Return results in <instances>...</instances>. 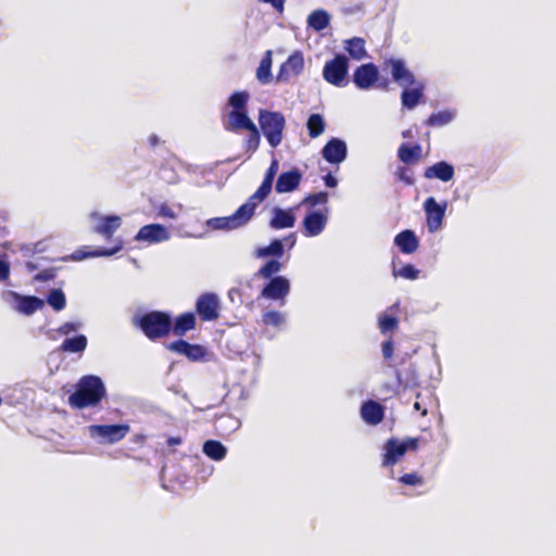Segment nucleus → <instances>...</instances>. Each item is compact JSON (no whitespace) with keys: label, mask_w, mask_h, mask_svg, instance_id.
<instances>
[{"label":"nucleus","mask_w":556,"mask_h":556,"mask_svg":"<svg viewBox=\"0 0 556 556\" xmlns=\"http://www.w3.org/2000/svg\"><path fill=\"white\" fill-rule=\"evenodd\" d=\"M130 431L127 424L91 425L89 432L92 438H99L103 444H114L122 441Z\"/></svg>","instance_id":"6e6552de"},{"label":"nucleus","mask_w":556,"mask_h":556,"mask_svg":"<svg viewBox=\"0 0 556 556\" xmlns=\"http://www.w3.org/2000/svg\"><path fill=\"white\" fill-rule=\"evenodd\" d=\"M454 115L448 111L432 113L425 122L429 127H442L452 122Z\"/></svg>","instance_id":"e433bc0d"},{"label":"nucleus","mask_w":556,"mask_h":556,"mask_svg":"<svg viewBox=\"0 0 556 556\" xmlns=\"http://www.w3.org/2000/svg\"><path fill=\"white\" fill-rule=\"evenodd\" d=\"M122 249H123V242L118 241L112 249L100 248V249L89 251V252H83L80 250H77L73 254V258L76 261H81L86 257L111 256V255L119 252Z\"/></svg>","instance_id":"c756f323"},{"label":"nucleus","mask_w":556,"mask_h":556,"mask_svg":"<svg viewBox=\"0 0 556 556\" xmlns=\"http://www.w3.org/2000/svg\"><path fill=\"white\" fill-rule=\"evenodd\" d=\"M399 481L410 486L422 485L425 482L424 478L417 472L405 473L399 478Z\"/></svg>","instance_id":"de8ad7c7"},{"label":"nucleus","mask_w":556,"mask_h":556,"mask_svg":"<svg viewBox=\"0 0 556 556\" xmlns=\"http://www.w3.org/2000/svg\"><path fill=\"white\" fill-rule=\"evenodd\" d=\"M381 351L384 361L391 362L394 354V342L392 338H389L388 340L383 341L381 344Z\"/></svg>","instance_id":"8fccbe9b"},{"label":"nucleus","mask_w":556,"mask_h":556,"mask_svg":"<svg viewBox=\"0 0 556 556\" xmlns=\"http://www.w3.org/2000/svg\"><path fill=\"white\" fill-rule=\"evenodd\" d=\"M248 131L250 132V135L245 140L247 151L254 152L260 146V132L256 125H254V129H248Z\"/></svg>","instance_id":"49530a36"},{"label":"nucleus","mask_w":556,"mask_h":556,"mask_svg":"<svg viewBox=\"0 0 556 556\" xmlns=\"http://www.w3.org/2000/svg\"><path fill=\"white\" fill-rule=\"evenodd\" d=\"M397 157L406 165L417 164L422 157V148L419 143H402L397 149Z\"/></svg>","instance_id":"393cba45"},{"label":"nucleus","mask_w":556,"mask_h":556,"mask_svg":"<svg viewBox=\"0 0 556 556\" xmlns=\"http://www.w3.org/2000/svg\"><path fill=\"white\" fill-rule=\"evenodd\" d=\"M307 129L311 138H317L325 131V121L318 113L311 114L307 119Z\"/></svg>","instance_id":"f704fd0d"},{"label":"nucleus","mask_w":556,"mask_h":556,"mask_svg":"<svg viewBox=\"0 0 556 556\" xmlns=\"http://www.w3.org/2000/svg\"><path fill=\"white\" fill-rule=\"evenodd\" d=\"M54 278H55V269L54 268L45 269L35 276V280L42 281V282L52 280Z\"/></svg>","instance_id":"3c124183"},{"label":"nucleus","mask_w":556,"mask_h":556,"mask_svg":"<svg viewBox=\"0 0 556 556\" xmlns=\"http://www.w3.org/2000/svg\"><path fill=\"white\" fill-rule=\"evenodd\" d=\"M262 321L265 326L280 327L285 323V316L277 311H268L262 315Z\"/></svg>","instance_id":"a19ab883"},{"label":"nucleus","mask_w":556,"mask_h":556,"mask_svg":"<svg viewBox=\"0 0 556 556\" xmlns=\"http://www.w3.org/2000/svg\"><path fill=\"white\" fill-rule=\"evenodd\" d=\"M344 48L352 59L362 60L367 55L365 40L361 37H353L346 40Z\"/></svg>","instance_id":"473e14b6"},{"label":"nucleus","mask_w":556,"mask_h":556,"mask_svg":"<svg viewBox=\"0 0 556 556\" xmlns=\"http://www.w3.org/2000/svg\"><path fill=\"white\" fill-rule=\"evenodd\" d=\"M10 277V264L0 258V281H5Z\"/></svg>","instance_id":"864d4df0"},{"label":"nucleus","mask_w":556,"mask_h":556,"mask_svg":"<svg viewBox=\"0 0 556 556\" xmlns=\"http://www.w3.org/2000/svg\"><path fill=\"white\" fill-rule=\"evenodd\" d=\"M258 124L271 148H277L282 141L286 118L280 112L261 110Z\"/></svg>","instance_id":"20e7f679"},{"label":"nucleus","mask_w":556,"mask_h":556,"mask_svg":"<svg viewBox=\"0 0 556 556\" xmlns=\"http://www.w3.org/2000/svg\"><path fill=\"white\" fill-rule=\"evenodd\" d=\"M147 437L142 433L135 434L131 438V441L138 445H143L146 443Z\"/></svg>","instance_id":"4d7b16f0"},{"label":"nucleus","mask_w":556,"mask_h":556,"mask_svg":"<svg viewBox=\"0 0 556 556\" xmlns=\"http://www.w3.org/2000/svg\"><path fill=\"white\" fill-rule=\"evenodd\" d=\"M253 203L247 201L237 211L225 217H213L207 220V226L214 230H232L244 226L255 213Z\"/></svg>","instance_id":"39448f33"},{"label":"nucleus","mask_w":556,"mask_h":556,"mask_svg":"<svg viewBox=\"0 0 556 556\" xmlns=\"http://www.w3.org/2000/svg\"><path fill=\"white\" fill-rule=\"evenodd\" d=\"M88 344L87 337L85 334H78L73 338L65 339L59 346L61 352L81 353L86 350Z\"/></svg>","instance_id":"c85d7f7f"},{"label":"nucleus","mask_w":556,"mask_h":556,"mask_svg":"<svg viewBox=\"0 0 556 556\" xmlns=\"http://www.w3.org/2000/svg\"><path fill=\"white\" fill-rule=\"evenodd\" d=\"M169 238L167 229L160 224H150L141 227L135 239L137 241H146L149 243H159Z\"/></svg>","instance_id":"a211bd4d"},{"label":"nucleus","mask_w":556,"mask_h":556,"mask_svg":"<svg viewBox=\"0 0 556 556\" xmlns=\"http://www.w3.org/2000/svg\"><path fill=\"white\" fill-rule=\"evenodd\" d=\"M194 307L202 321H216L220 316V301L214 292L202 293Z\"/></svg>","instance_id":"1a4fd4ad"},{"label":"nucleus","mask_w":556,"mask_h":556,"mask_svg":"<svg viewBox=\"0 0 556 556\" xmlns=\"http://www.w3.org/2000/svg\"><path fill=\"white\" fill-rule=\"evenodd\" d=\"M283 255V244L281 240L275 239L267 247L258 248L255 251L256 257L276 256L281 257Z\"/></svg>","instance_id":"72a5a7b5"},{"label":"nucleus","mask_w":556,"mask_h":556,"mask_svg":"<svg viewBox=\"0 0 556 556\" xmlns=\"http://www.w3.org/2000/svg\"><path fill=\"white\" fill-rule=\"evenodd\" d=\"M327 224V216L321 212H311L303 219V233L305 237H315L323 232Z\"/></svg>","instance_id":"aec40b11"},{"label":"nucleus","mask_w":556,"mask_h":556,"mask_svg":"<svg viewBox=\"0 0 556 556\" xmlns=\"http://www.w3.org/2000/svg\"><path fill=\"white\" fill-rule=\"evenodd\" d=\"M287 239H291V245H293L295 243L294 235H290Z\"/></svg>","instance_id":"0e129e2a"},{"label":"nucleus","mask_w":556,"mask_h":556,"mask_svg":"<svg viewBox=\"0 0 556 556\" xmlns=\"http://www.w3.org/2000/svg\"><path fill=\"white\" fill-rule=\"evenodd\" d=\"M328 202V193L325 191H320L317 193H312L305 197L302 201V204H308L311 206H316L317 204H326Z\"/></svg>","instance_id":"a18cd8bd"},{"label":"nucleus","mask_w":556,"mask_h":556,"mask_svg":"<svg viewBox=\"0 0 556 556\" xmlns=\"http://www.w3.org/2000/svg\"><path fill=\"white\" fill-rule=\"evenodd\" d=\"M454 167L445 161H440L425 169L424 176L427 179L437 178L441 181H450L454 177Z\"/></svg>","instance_id":"5701e85b"},{"label":"nucleus","mask_w":556,"mask_h":556,"mask_svg":"<svg viewBox=\"0 0 556 556\" xmlns=\"http://www.w3.org/2000/svg\"><path fill=\"white\" fill-rule=\"evenodd\" d=\"M330 23V16L325 10H315L307 17L308 27L316 31H321L328 27Z\"/></svg>","instance_id":"2f4dec72"},{"label":"nucleus","mask_w":556,"mask_h":556,"mask_svg":"<svg viewBox=\"0 0 556 556\" xmlns=\"http://www.w3.org/2000/svg\"><path fill=\"white\" fill-rule=\"evenodd\" d=\"M8 295L14 301L15 309L24 315H31L45 305L43 300L35 295H22L15 291H9Z\"/></svg>","instance_id":"2eb2a0df"},{"label":"nucleus","mask_w":556,"mask_h":556,"mask_svg":"<svg viewBox=\"0 0 556 556\" xmlns=\"http://www.w3.org/2000/svg\"><path fill=\"white\" fill-rule=\"evenodd\" d=\"M379 79L378 67L374 63L362 64L354 71L353 83L358 89H370Z\"/></svg>","instance_id":"ddd939ff"},{"label":"nucleus","mask_w":556,"mask_h":556,"mask_svg":"<svg viewBox=\"0 0 556 556\" xmlns=\"http://www.w3.org/2000/svg\"><path fill=\"white\" fill-rule=\"evenodd\" d=\"M290 293V282L283 276H276L265 285L260 296L268 300L279 301L285 304L287 295Z\"/></svg>","instance_id":"9d476101"},{"label":"nucleus","mask_w":556,"mask_h":556,"mask_svg":"<svg viewBox=\"0 0 556 556\" xmlns=\"http://www.w3.org/2000/svg\"><path fill=\"white\" fill-rule=\"evenodd\" d=\"M271 63V51L268 50L265 52L256 70V78L263 85L269 84L273 80Z\"/></svg>","instance_id":"cd10ccee"},{"label":"nucleus","mask_w":556,"mask_h":556,"mask_svg":"<svg viewBox=\"0 0 556 556\" xmlns=\"http://www.w3.org/2000/svg\"><path fill=\"white\" fill-rule=\"evenodd\" d=\"M302 174L298 168L281 173L276 181L277 193L292 192L300 186Z\"/></svg>","instance_id":"6ab92c4d"},{"label":"nucleus","mask_w":556,"mask_h":556,"mask_svg":"<svg viewBox=\"0 0 556 556\" xmlns=\"http://www.w3.org/2000/svg\"><path fill=\"white\" fill-rule=\"evenodd\" d=\"M223 123L225 130L230 132L254 129L255 125L249 117L248 111H230Z\"/></svg>","instance_id":"dca6fc26"},{"label":"nucleus","mask_w":556,"mask_h":556,"mask_svg":"<svg viewBox=\"0 0 556 556\" xmlns=\"http://www.w3.org/2000/svg\"><path fill=\"white\" fill-rule=\"evenodd\" d=\"M185 356L191 362L203 361L206 356V349L203 345L190 343Z\"/></svg>","instance_id":"79ce46f5"},{"label":"nucleus","mask_w":556,"mask_h":556,"mask_svg":"<svg viewBox=\"0 0 556 556\" xmlns=\"http://www.w3.org/2000/svg\"><path fill=\"white\" fill-rule=\"evenodd\" d=\"M279 163L276 159H274L269 165V167L266 169L264 179L258 187V189L248 199L249 202L253 203L256 207L260 203H262L270 193L273 189V182L275 179V176L278 172Z\"/></svg>","instance_id":"f8f14e48"},{"label":"nucleus","mask_w":556,"mask_h":556,"mask_svg":"<svg viewBox=\"0 0 556 556\" xmlns=\"http://www.w3.org/2000/svg\"><path fill=\"white\" fill-rule=\"evenodd\" d=\"M27 268L33 270V269L36 268V266L34 264H31V263H27Z\"/></svg>","instance_id":"69168bd1"},{"label":"nucleus","mask_w":556,"mask_h":556,"mask_svg":"<svg viewBox=\"0 0 556 556\" xmlns=\"http://www.w3.org/2000/svg\"><path fill=\"white\" fill-rule=\"evenodd\" d=\"M382 68L390 70L392 79L404 88L401 93L402 105L409 110L416 108L424 97L425 86L421 81L416 80L405 62L401 59H386Z\"/></svg>","instance_id":"f257e3e1"},{"label":"nucleus","mask_w":556,"mask_h":556,"mask_svg":"<svg viewBox=\"0 0 556 556\" xmlns=\"http://www.w3.org/2000/svg\"><path fill=\"white\" fill-rule=\"evenodd\" d=\"M295 224V217L290 211L282 208H274V216L269 222V226L273 229H285L291 228Z\"/></svg>","instance_id":"bb28decb"},{"label":"nucleus","mask_w":556,"mask_h":556,"mask_svg":"<svg viewBox=\"0 0 556 556\" xmlns=\"http://www.w3.org/2000/svg\"><path fill=\"white\" fill-rule=\"evenodd\" d=\"M168 446L179 445L181 443L180 437H169L166 441Z\"/></svg>","instance_id":"13d9d810"},{"label":"nucleus","mask_w":556,"mask_h":556,"mask_svg":"<svg viewBox=\"0 0 556 556\" xmlns=\"http://www.w3.org/2000/svg\"><path fill=\"white\" fill-rule=\"evenodd\" d=\"M419 447L418 438H407L403 441L391 438L384 443V454L382 457L383 467L394 466L402 456L408 451H417Z\"/></svg>","instance_id":"423d86ee"},{"label":"nucleus","mask_w":556,"mask_h":556,"mask_svg":"<svg viewBox=\"0 0 556 556\" xmlns=\"http://www.w3.org/2000/svg\"><path fill=\"white\" fill-rule=\"evenodd\" d=\"M203 453L213 460H222L226 457V446L217 440H207L203 444Z\"/></svg>","instance_id":"7c9ffc66"},{"label":"nucleus","mask_w":556,"mask_h":556,"mask_svg":"<svg viewBox=\"0 0 556 556\" xmlns=\"http://www.w3.org/2000/svg\"><path fill=\"white\" fill-rule=\"evenodd\" d=\"M159 215L164 218L175 219L177 217L174 210L166 203L161 204L159 207Z\"/></svg>","instance_id":"603ef678"},{"label":"nucleus","mask_w":556,"mask_h":556,"mask_svg":"<svg viewBox=\"0 0 556 556\" xmlns=\"http://www.w3.org/2000/svg\"><path fill=\"white\" fill-rule=\"evenodd\" d=\"M105 395L106 389L101 378L86 375L76 383V390L68 396V404L78 409L94 407Z\"/></svg>","instance_id":"f03ea898"},{"label":"nucleus","mask_w":556,"mask_h":556,"mask_svg":"<svg viewBox=\"0 0 556 556\" xmlns=\"http://www.w3.org/2000/svg\"><path fill=\"white\" fill-rule=\"evenodd\" d=\"M189 345L190 343L188 341L178 339L176 341L170 342L167 348L169 351L174 353L186 355Z\"/></svg>","instance_id":"09e8293b"},{"label":"nucleus","mask_w":556,"mask_h":556,"mask_svg":"<svg viewBox=\"0 0 556 556\" xmlns=\"http://www.w3.org/2000/svg\"><path fill=\"white\" fill-rule=\"evenodd\" d=\"M394 176L396 180L404 182L406 186H413L415 184V178L410 169L406 166H399L394 172Z\"/></svg>","instance_id":"c03bdc74"},{"label":"nucleus","mask_w":556,"mask_h":556,"mask_svg":"<svg viewBox=\"0 0 556 556\" xmlns=\"http://www.w3.org/2000/svg\"><path fill=\"white\" fill-rule=\"evenodd\" d=\"M122 219L118 215L103 216L100 223L96 226L94 231L110 240L114 232L121 227Z\"/></svg>","instance_id":"a878e982"},{"label":"nucleus","mask_w":556,"mask_h":556,"mask_svg":"<svg viewBox=\"0 0 556 556\" xmlns=\"http://www.w3.org/2000/svg\"><path fill=\"white\" fill-rule=\"evenodd\" d=\"M361 415L365 422L376 426L384 418V407L376 401L368 400L362 405Z\"/></svg>","instance_id":"412c9836"},{"label":"nucleus","mask_w":556,"mask_h":556,"mask_svg":"<svg viewBox=\"0 0 556 556\" xmlns=\"http://www.w3.org/2000/svg\"><path fill=\"white\" fill-rule=\"evenodd\" d=\"M349 72V60L343 54H338L333 59L327 61L324 65V79L337 87L348 84L346 76Z\"/></svg>","instance_id":"0eeeda50"},{"label":"nucleus","mask_w":556,"mask_h":556,"mask_svg":"<svg viewBox=\"0 0 556 556\" xmlns=\"http://www.w3.org/2000/svg\"><path fill=\"white\" fill-rule=\"evenodd\" d=\"M424 210L427 217V227L430 232L439 230L445 215L446 203L440 204L430 197L424 202Z\"/></svg>","instance_id":"9b49d317"},{"label":"nucleus","mask_w":556,"mask_h":556,"mask_svg":"<svg viewBox=\"0 0 556 556\" xmlns=\"http://www.w3.org/2000/svg\"><path fill=\"white\" fill-rule=\"evenodd\" d=\"M77 330V325L72 323V321H66L64 323L63 325H61L58 329V331L61 333V334H70L72 332H75Z\"/></svg>","instance_id":"5fc2aeb1"},{"label":"nucleus","mask_w":556,"mask_h":556,"mask_svg":"<svg viewBox=\"0 0 556 556\" xmlns=\"http://www.w3.org/2000/svg\"><path fill=\"white\" fill-rule=\"evenodd\" d=\"M414 408H415V410L419 412L421 414V416L427 415V408L424 405H421L420 402L416 401L414 404Z\"/></svg>","instance_id":"bf43d9fd"},{"label":"nucleus","mask_w":556,"mask_h":556,"mask_svg":"<svg viewBox=\"0 0 556 556\" xmlns=\"http://www.w3.org/2000/svg\"><path fill=\"white\" fill-rule=\"evenodd\" d=\"M159 142H160V139L156 135H151L149 137V143L151 147H156L159 144Z\"/></svg>","instance_id":"052dcab7"},{"label":"nucleus","mask_w":556,"mask_h":556,"mask_svg":"<svg viewBox=\"0 0 556 556\" xmlns=\"http://www.w3.org/2000/svg\"><path fill=\"white\" fill-rule=\"evenodd\" d=\"M249 99L248 91H236L228 98V105L232 108V111H248Z\"/></svg>","instance_id":"c9c22d12"},{"label":"nucleus","mask_w":556,"mask_h":556,"mask_svg":"<svg viewBox=\"0 0 556 556\" xmlns=\"http://www.w3.org/2000/svg\"><path fill=\"white\" fill-rule=\"evenodd\" d=\"M282 265L278 260L267 261L255 274L256 277L271 279L274 275L280 271Z\"/></svg>","instance_id":"4c0bfd02"},{"label":"nucleus","mask_w":556,"mask_h":556,"mask_svg":"<svg viewBox=\"0 0 556 556\" xmlns=\"http://www.w3.org/2000/svg\"><path fill=\"white\" fill-rule=\"evenodd\" d=\"M197 327V317L193 312H185L172 320V332L177 337H184L188 331Z\"/></svg>","instance_id":"4be33fe9"},{"label":"nucleus","mask_w":556,"mask_h":556,"mask_svg":"<svg viewBox=\"0 0 556 556\" xmlns=\"http://www.w3.org/2000/svg\"><path fill=\"white\" fill-rule=\"evenodd\" d=\"M378 326L383 334L393 332L399 328V319L395 316L383 314L378 319Z\"/></svg>","instance_id":"ea45409f"},{"label":"nucleus","mask_w":556,"mask_h":556,"mask_svg":"<svg viewBox=\"0 0 556 556\" xmlns=\"http://www.w3.org/2000/svg\"><path fill=\"white\" fill-rule=\"evenodd\" d=\"M136 328L150 340L164 339L172 332V316L164 311H150L136 316L132 320Z\"/></svg>","instance_id":"7ed1b4c3"},{"label":"nucleus","mask_w":556,"mask_h":556,"mask_svg":"<svg viewBox=\"0 0 556 556\" xmlns=\"http://www.w3.org/2000/svg\"><path fill=\"white\" fill-rule=\"evenodd\" d=\"M323 157L331 164H339L346 159L348 148L343 140L330 139L323 148Z\"/></svg>","instance_id":"f3484780"},{"label":"nucleus","mask_w":556,"mask_h":556,"mask_svg":"<svg viewBox=\"0 0 556 556\" xmlns=\"http://www.w3.org/2000/svg\"><path fill=\"white\" fill-rule=\"evenodd\" d=\"M303 68V54L300 51H295L280 65L276 79L277 81H289L291 77L300 75Z\"/></svg>","instance_id":"4468645a"},{"label":"nucleus","mask_w":556,"mask_h":556,"mask_svg":"<svg viewBox=\"0 0 556 556\" xmlns=\"http://www.w3.org/2000/svg\"><path fill=\"white\" fill-rule=\"evenodd\" d=\"M394 243L402 253L412 254L418 249L419 240L413 230L406 229L395 236Z\"/></svg>","instance_id":"b1692460"},{"label":"nucleus","mask_w":556,"mask_h":556,"mask_svg":"<svg viewBox=\"0 0 556 556\" xmlns=\"http://www.w3.org/2000/svg\"><path fill=\"white\" fill-rule=\"evenodd\" d=\"M324 180H325L326 186L329 188H334L338 184L337 179L331 174H327L324 177Z\"/></svg>","instance_id":"6e6d98bb"},{"label":"nucleus","mask_w":556,"mask_h":556,"mask_svg":"<svg viewBox=\"0 0 556 556\" xmlns=\"http://www.w3.org/2000/svg\"><path fill=\"white\" fill-rule=\"evenodd\" d=\"M402 136H403L404 138H412V137H413V131H412V129H406V130H404V131L402 132Z\"/></svg>","instance_id":"680f3d73"},{"label":"nucleus","mask_w":556,"mask_h":556,"mask_svg":"<svg viewBox=\"0 0 556 556\" xmlns=\"http://www.w3.org/2000/svg\"><path fill=\"white\" fill-rule=\"evenodd\" d=\"M48 304L56 312H60L66 306V298L61 289H52L47 296Z\"/></svg>","instance_id":"58836bf2"},{"label":"nucleus","mask_w":556,"mask_h":556,"mask_svg":"<svg viewBox=\"0 0 556 556\" xmlns=\"http://www.w3.org/2000/svg\"><path fill=\"white\" fill-rule=\"evenodd\" d=\"M388 85H389V81H388V80H383V81L379 83V85H378V86H379V87H381V88L387 89V88H388Z\"/></svg>","instance_id":"e2e57ef3"},{"label":"nucleus","mask_w":556,"mask_h":556,"mask_svg":"<svg viewBox=\"0 0 556 556\" xmlns=\"http://www.w3.org/2000/svg\"><path fill=\"white\" fill-rule=\"evenodd\" d=\"M419 274H420L419 269H417L412 264H405L399 270L393 269L394 276H400V277H402L404 279H408V280H416L419 277Z\"/></svg>","instance_id":"37998d69"}]
</instances>
